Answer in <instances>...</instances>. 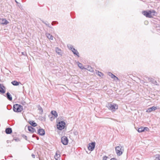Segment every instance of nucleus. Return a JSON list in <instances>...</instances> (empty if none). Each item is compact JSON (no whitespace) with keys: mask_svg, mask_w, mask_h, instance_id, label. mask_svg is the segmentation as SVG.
Wrapping results in <instances>:
<instances>
[{"mask_svg":"<svg viewBox=\"0 0 160 160\" xmlns=\"http://www.w3.org/2000/svg\"><path fill=\"white\" fill-rule=\"evenodd\" d=\"M124 150L123 147L120 145H119V146L115 147V151L117 155L118 156L121 155L124 152Z\"/></svg>","mask_w":160,"mask_h":160,"instance_id":"1","label":"nucleus"},{"mask_svg":"<svg viewBox=\"0 0 160 160\" xmlns=\"http://www.w3.org/2000/svg\"><path fill=\"white\" fill-rule=\"evenodd\" d=\"M107 107L112 112H114L116 110L118 109V106L115 104H108L107 105Z\"/></svg>","mask_w":160,"mask_h":160,"instance_id":"2","label":"nucleus"},{"mask_svg":"<svg viewBox=\"0 0 160 160\" xmlns=\"http://www.w3.org/2000/svg\"><path fill=\"white\" fill-rule=\"evenodd\" d=\"M13 109L15 112H21L23 110V108L20 105L15 104L13 106Z\"/></svg>","mask_w":160,"mask_h":160,"instance_id":"3","label":"nucleus"},{"mask_svg":"<svg viewBox=\"0 0 160 160\" xmlns=\"http://www.w3.org/2000/svg\"><path fill=\"white\" fill-rule=\"evenodd\" d=\"M68 48L72 51L74 54L76 55L78 57H79L78 52L77 50L75 49L74 48H73L72 45L70 44L68 45Z\"/></svg>","mask_w":160,"mask_h":160,"instance_id":"4","label":"nucleus"},{"mask_svg":"<svg viewBox=\"0 0 160 160\" xmlns=\"http://www.w3.org/2000/svg\"><path fill=\"white\" fill-rule=\"evenodd\" d=\"M65 123L63 121L59 122L57 125L58 128L59 130H62L65 127Z\"/></svg>","mask_w":160,"mask_h":160,"instance_id":"5","label":"nucleus"},{"mask_svg":"<svg viewBox=\"0 0 160 160\" xmlns=\"http://www.w3.org/2000/svg\"><path fill=\"white\" fill-rule=\"evenodd\" d=\"M153 12H154V10H152V11H149L148 12L144 11L142 12V14L147 17L151 18L152 16V13Z\"/></svg>","mask_w":160,"mask_h":160,"instance_id":"6","label":"nucleus"},{"mask_svg":"<svg viewBox=\"0 0 160 160\" xmlns=\"http://www.w3.org/2000/svg\"><path fill=\"white\" fill-rule=\"evenodd\" d=\"M95 142H92V143H89L88 144V148L89 150L92 151H93L95 147Z\"/></svg>","mask_w":160,"mask_h":160,"instance_id":"7","label":"nucleus"},{"mask_svg":"<svg viewBox=\"0 0 160 160\" xmlns=\"http://www.w3.org/2000/svg\"><path fill=\"white\" fill-rule=\"evenodd\" d=\"M61 142L64 145H66L68 144V140L67 138L65 136L62 137L61 138Z\"/></svg>","mask_w":160,"mask_h":160,"instance_id":"8","label":"nucleus"},{"mask_svg":"<svg viewBox=\"0 0 160 160\" xmlns=\"http://www.w3.org/2000/svg\"><path fill=\"white\" fill-rule=\"evenodd\" d=\"M9 22L5 18H0V23L3 25H6L8 24Z\"/></svg>","mask_w":160,"mask_h":160,"instance_id":"9","label":"nucleus"},{"mask_svg":"<svg viewBox=\"0 0 160 160\" xmlns=\"http://www.w3.org/2000/svg\"><path fill=\"white\" fill-rule=\"evenodd\" d=\"M157 109V107L153 106L151 108H148L146 112H150L152 111H155Z\"/></svg>","mask_w":160,"mask_h":160,"instance_id":"10","label":"nucleus"},{"mask_svg":"<svg viewBox=\"0 0 160 160\" xmlns=\"http://www.w3.org/2000/svg\"><path fill=\"white\" fill-rule=\"evenodd\" d=\"M38 133L40 135L43 136L45 134V132L44 130L43 129H39L38 130Z\"/></svg>","mask_w":160,"mask_h":160,"instance_id":"11","label":"nucleus"},{"mask_svg":"<svg viewBox=\"0 0 160 160\" xmlns=\"http://www.w3.org/2000/svg\"><path fill=\"white\" fill-rule=\"evenodd\" d=\"M108 75L109 76L111 77L114 80H118L119 79L118 78L116 77L114 75L112 74V73L109 72L108 73Z\"/></svg>","mask_w":160,"mask_h":160,"instance_id":"12","label":"nucleus"},{"mask_svg":"<svg viewBox=\"0 0 160 160\" xmlns=\"http://www.w3.org/2000/svg\"><path fill=\"white\" fill-rule=\"evenodd\" d=\"M60 155L59 153V152H57L56 153V154L54 156V158L56 160H60Z\"/></svg>","mask_w":160,"mask_h":160,"instance_id":"13","label":"nucleus"},{"mask_svg":"<svg viewBox=\"0 0 160 160\" xmlns=\"http://www.w3.org/2000/svg\"><path fill=\"white\" fill-rule=\"evenodd\" d=\"M4 86L0 84V92L3 93L5 92L4 90Z\"/></svg>","mask_w":160,"mask_h":160,"instance_id":"14","label":"nucleus"},{"mask_svg":"<svg viewBox=\"0 0 160 160\" xmlns=\"http://www.w3.org/2000/svg\"><path fill=\"white\" fill-rule=\"evenodd\" d=\"M47 37L49 39L51 40L53 39V36L51 35L50 34L48 33H47L46 34Z\"/></svg>","mask_w":160,"mask_h":160,"instance_id":"15","label":"nucleus"},{"mask_svg":"<svg viewBox=\"0 0 160 160\" xmlns=\"http://www.w3.org/2000/svg\"><path fill=\"white\" fill-rule=\"evenodd\" d=\"M56 52L58 55H61V50L58 48H55Z\"/></svg>","mask_w":160,"mask_h":160,"instance_id":"16","label":"nucleus"},{"mask_svg":"<svg viewBox=\"0 0 160 160\" xmlns=\"http://www.w3.org/2000/svg\"><path fill=\"white\" fill-rule=\"evenodd\" d=\"M51 113L54 116V118H56L58 116V113L55 111H52Z\"/></svg>","mask_w":160,"mask_h":160,"instance_id":"17","label":"nucleus"},{"mask_svg":"<svg viewBox=\"0 0 160 160\" xmlns=\"http://www.w3.org/2000/svg\"><path fill=\"white\" fill-rule=\"evenodd\" d=\"M5 132L7 134H9L12 132V130L10 128H8L6 129Z\"/></svg>","mask_w":160,"mask_h":160,"instance_id":"18","label":"nucleus"},{"mask_svg":"<svg viewBox=\"0 0 160 160\" xmlns=\"http://www.w3.org/2000/svg\"><path fill=\"white\" fill-rule=\"evenodd\" d=\"M28 129L29 131L32 132H33L35 131V129L31 126H28Z\"/></svg>","mask_w":160,"mask_h":160,"instance_id":"19","label":"nucleus"},{"mask_svg":"<svg viewBox=\"0 0 160 160\" xmlns=\"http://www.w3.org/2000/svg\"><path fill=\"white\" fill-rule=\"evenodd\" d=\"M85 69H86L88 70L91 72H93L94 70L91 67L89 66H88L87 68H85Z\"/></svg>","mask_w":160,"mask_h":160,"instance_id":"20","label":"nucleus"},{"mask_svg":"<svg viewBox=\"0 0 160 160\" xmlns=\"http://www.w3.org/2000/svg\"><path fill=\"white\" fill-rule=\"evenodd\" d=\"M30 124L33 127L36 126L37 125V124L33 121H30L29 122Z\"/></svg>","mask_w":160,"mask_h":160,"instance_id":"21","label":"nucleus"},{"mask_svg":"<svg viewBox=\"0 0 160 160\" xmlns=\"http://www.w3.org/2000/svg\"><path fill=\"white\" fill-rule=\"evenodd\" d=\"M7 97L8 99L10 100H12V97L11 96V95L9 92H7Z\"/></svg>","mask_w":160,"mask_h":160,"instance_id":"22","label":"nucleus"},{"mask_svg":"<svg viewBox=\"0 0 160 160\" xmlns=\"http://www.w3.org/2000/svg\"><path fill=\"white\" fill-rule=\"evenodd\" d=\"M11 83L14 86H18L19 85V82H18L16 81H14L12 82Z\"/></svg>","mask_w":160,"mask_h":160,"instance_id":"23","label":"nucleus"},{"mask_svg":"<svg viewBox=\"0 0 160 160\" xmlns=\"http://www.w3.org/2000/svg\"><path fill=\"white\" fill-rule=\"evenodd\" d=\"M78 66L81 69H84L85 68L83 67V65L81 63H80L78 62Z\"/></svg>","mask_w":160,"mask_h":160,"instance_id":"24","label":"nucleus"},{"mask_svg":"<svg viewBox=\"0 0 160 160\" xmlns=\"http://www.w3.org/2000/svg\"><path fill=\"white\" fill-rule=\"evenodd\" d=\"M154 160H160V155H156L155 156V159Z\"/></svg>","mask_w":160,"mask_h":160,"instance_id":"25","label":"nucleus"},{"mask_svg":"<svg viewBox=\"0 0 160 160\" xmlns=\"http://www.w3.org/2000/svg\"><path fill=\"white\" fill-rule=\"evenodd\" d=\"M138 131L139 132H143L144 131V128H139L138 129Z\"/></svg>","mask_w":160,"mask_h":160,"instance_id":"26","label":"nucleus"},{"mask_svg":"<svg viewBox=\"0 0 160 160\" xmlns=\"http://www.w3.org/2000/svg\"><path fill=\"white\" fill-rule=\"evenodd\" d=\"M151 82L152 83H153L157 85V82L156 81H155L153 79H151Z\"/></svg>","mask_w":160,"mask_h":160,"instance_id":"27","label":"nucleus"},{"mask_svg":"<svg viewBox=\"0 0 160 160\" xmlns=\"http://www.w3.org/2000/svg\"><path fill=\"white\" fill-rule=\"evenodd\" d=\"M98 76H100V77H102L103 76V74L99 72H98Z\"/></svg>","mask_w":160,"mask_h":160,"instance_id":"28","label":"nucleus"},{"mask_svg":"<svg viewBox=\"0 0 160 160\" xmlns=\"http://www.w3.org/2000/svg\"><path fill=\"white\" fill-rule=\"evenodd\" d=\"M45 24V25H47V26H48V27H51L49 25V24H47V23H46L45 22H44V21H42Z\"/></svg>","mask_w":160,"mask_h":160,"instance_id":"29","label":"nucleus"},{"mask_svg":"<svg viewBox=\"0 0 160 160\" xmlns=\"http://www.w3.org/2000/svg\"><path fill=\"white\" fill-rule=\"evenodd\" d=\"M108 158V157L106 156H104L103 158V160H106Z\"/></svg>","mask_w":160,"mask_h":160,"instance_id":"30","label":"nucleus"},{"mask_svg":"<svg viewBox=\"0 0 160 160\" xmlns=\"http://www.w3.org/2000/svg\"><path fill=\"white\" fill-rule=\"evenodd\" d=\"M38 109L42 112H43V109H42V108L41 107H39V108H38Z\"/></svg>","mask_w":160,"mask_h":160,"instance_id":"31","label":"nucleus"},{"mask_svg":"<svg viewBox=\"0 0 160 160\" xmlns=\"http://www.w3.org/2000/svg\"><path fill=\"white\" fill-rule=\"evenodd\" d=\"M144 128V131L145 130H146L147 131H148L149 130V128L147 127H145Z\"/></svg>","mask_w":160,"mask_h":160,"instance_id":"32","label":"nucleus"},{"mask_svg":"<svg viewBox=\"0 0 160 160\" xmlns=\"http://www.w3.org/2000/svg\"><path fill=\"white\" fill-rule=\"evenodd\" d=\"M144 23L145 24H148V21H145Z\"/></svg>","mask_w":160,"mask_h":160,"instance_id":"33","label":"nucleus"},{"mask_svg":"<svg viewBox=\"0 0 160 160\" xmlns=\"http://www.w3.org/2000/svg\"><path fill=\"white\" fill-rule=\"evenodd\" d=\"M32 156L33 158H35V155L34 154H32Z\"/></svg>","mask_w":160,"mask_h":160,"instance_id":"34","label":"nucleus"},{"mask_svg":"<svg viewBox=\"0 0 160 160\" xmlns=\"http://www.w3.org/2000/svg\"><path fill=\"white\" fill-rule=\"evenodd\" d=\"M110 160H117L115 158H112Z\"/></svg>","mask_w":160,"mask_h":160,"instance_id":"35","label":"nucleus"},{"mask_svg":"<svg viewBox=\"0 0 160 160\" xmlns=\"http://www.w3.org/2000/svg\"><path fill=\"white\" fill-rule=\"evenodd\" d=\"M50 119H51V121H52V120L54 118L52 117V118H50Z\"/></svg>","mask_w":160,"mask_h":160,"instance_id":"36","label":"nucleus"},{"mask_svg":"<svg viewBox=\"0 0 160 160\" xmlns=\"http://www.w3.org/2000/svg\"><path fill=\"white\" fill-rule=\"evenodd\" d=\"M37 140H38L39 139V138L38 137H37Z\"/></svg>","mask_w":160,"mask_h":160,"instance_id":"37","label":"nucleus"},{"mask_svg":"<svg viewBox=\"0 0 160 160\" xmlns=\"http://www.w3.org/2000/svg\"><path fill=\"white\" fill-rule=\"evenodd\" d=\"M53 23H54V22H52V25H53Z\"/></svg>","mask_w":160,"mask_h":160,"instance_id":"38","label":"nucleus"},{"mask_svg":"<svg viewBox=\"0 0 160 160\" xmlns=\"http://www.w3.org/2000/svg\"><path fill=\"white\" fill-rule=\"evenodd\" d=\"M15 2L17 3H18V2H17V1H16V0H15Z\"/></svg>","mask_w":160,"mask_h":160,"instance_id":"39","label":"nucleus"},{"mask_svg":"<svg viewBox=\"0 0 160 160\" xmlns=\"http://www.w3.org/2000/svg\"><path fill=\"white\" fill-rule=\"evenodd\" d=\"M9 141H7V142L8 143L9 142Z\"/></svg>","mask_w":160,"mask_h":160,"instance_id":"40","label":"nucleus"},{"mask_svg":"<svg viewBox=\"0 0 160 160\" xmlns=\"http://www.w3.org/2000/svg\"><path fill=\"white\" fill-rule=\"evenodd\" d=\"M35 137V136H34V135H32V137Z\"/></svg>","mask_w":160,"mask_h":160,"instance_id":"41","label":"nucleus"},{"mask_svg":"<svg viewBox=\"0 0 160 160\" xmlns=\"http://www.w3.org/2000/svg\"><path fill=\"white\" fill-rule=\"evenodd\" d=\"M22 54H23V52H22Z\"/></svg>","mask_w":160,"mask_h":160,"instance_id":"42","label":"nucleus"}]
</instances>
